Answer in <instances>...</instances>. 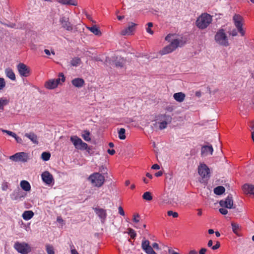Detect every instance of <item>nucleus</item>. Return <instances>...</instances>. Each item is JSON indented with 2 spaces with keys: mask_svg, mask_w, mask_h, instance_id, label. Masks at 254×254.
I'll list each match as a JSON object with an SVG mask.
<instances>
[{
  "mask_svg": "<svg viewBox=\"0 0 254 254\" xmlns=\"http://www.w3.org/2000/svg\"><path fill=\"white\" fill-rule=\"evenodd\" d=\"M219 210V212L223 215H226L228 213L227 210L225 208H221Z\"/></svg>",
  "mask_w": 254,
  "mask_h": 254,
  "instance_id": "48",
  "label": "nucleus"
},
{
  "mask_svg": "<svg viewBox=\"0 0 254 254\" xmlns=\"http://www.w3.org/2000/svg\"><path fill=\"white\" fill-rule=\"evenodd\" d=\"M60 81L63 82L65 81V77L63 73H60L59 77L57 79H51L45 82V87L48 89H53L56 88L58 84L60 83Z\"/></svg>",
  "mask_w": 254,
  "mask_h": 254,
  "instance_id": "5",
  "label": "nucleus"
},
{
  "mask_svg": "<svg viewBox=\"0 0 254 254\" xmlns=\"http://www.w3.org/2000/svg\"><path fill=\"white\" fill-rule=\"evenodd\" d=\"M14 138L18 143H21L22 142V139L16 135H15V137Z\"/></svg>",
  "mask_w": 254,
  "mask_h": 254,
  "instance_id": "52",
  "label": "nucleus"
},
{
  "mask_svg": "<svg viewBox=\"0 0 254 254\" xmlns=\"http://www.w3.org/2000/svg\"><path fill=\"white\" fill-rule=\"evenodd\" d=\"M211 22V15L207 13H203L197 18L196 25L199 29H204L207 27Z\"/></svg>",
  "mask_w": 254,
  "mask_h": 254,
  "instance_id": "3",
  "label": "nucleus"
},
{
  "mask_svg": "<svg viewBox=\"0 0 254 254\" xmlns=\"http://www.w3.org/2000/svg\"><path fill=\"white\" fill-rule=\"evenodd\" d=\"M212 244H213V242L212 240H209L208 242V244H207V246L209 247H212Z\"/></svg>",
  "mask_w": 254,
  "mask_h": 254,
  "instance_id": "58",
  "label": "nucleus"
},
{
  "mask_svg": "<svg viewBox=\"0 0 254 254\" xmlns=\"http://www.w3.org/2000/svg\"><path fill=\"white\" fill-rule=\"evenodd\" d=\"M152 247L156 250L159 249L158 244L156 243H154L152 244Z\"/></svg>",
  "mask_w": 254,
  "mask_h": 254,
  "instance_id": "55",
  "label": "nucleus"
},
{
  "mask_svg": "<svg viewBox=\"0 0 254 254\" xmlns=\"http://www.w3.org/2000/svg\"><path fill=\"white\" fill-rule=\"evenodd\" d=\"M231 226H232L233 232L236 235L239 236L240 235H239V232L240 229V226L238 224L235 223V222H232Z\"/></svg>",
  "mask_w": 254,
  "mask_h": 254,
  "instance_id": "30",
  "label": "nucleus"
},
{
  "mask_svg": "<svg viewBox=\"0 0 254 254\" xmlns=\"http://www.w3.org/2000/svg\"><path fill=\"white\" fill-rule=\"evenodd\" d=\"M43 181L47 185H51L54 181L53 177L48 171H45L41 174Z\"/></svg>",
  "mask_w": 254,
  "mask_h": 254,
  "instance_id": "18",
  "label": "nucleus"
},
{
  "mask_svg": "<svg viewBox=\"0 0 254 254\" xmlns=\"http://www.w3.org/2000/svg\"><path fill=\"white\" fill-rule=\"evenodd\" d=\"M136 26V24L133 22H129L128 26L121 31V34L123 36L132 35L135 29Z\"/></svg>",
  "mask_w": 254,
  "mask_h": 254,
  "instance_id": "14",
  "label": "nucleus"
},
{
  "mask_svg": "<svg viewBox=\"0 0 254 254\" xmlns=\"http://www.w3.org/2000/svg\"><path fill=\"white\" fill-rule=\"evenodd\" d=\"M71 254H79L73 245H70Z\"/></svg>",
  "mask_w": 254,
  "mask_h": 254,
  "instance_id": "46",
  "label": "nucleus"
},
{
  "mask_svg": "<svg viewBox=\"0 0 254 254\" xmlns=\"http://www.w3.org/2000/svg\"><path fill=\"white\" fill-rule=\"evenodd\" d=\"M163 173L161 171H158V172L156 173L155 174V176L156 177H160V176H161L162 175Z\"/></svg>",
  "mask_w": 254,
  "mask_h": 254,
  "instance_id": "57",
  "label": "nucleus"
},
{
  "mask_svg": "<svg viewBox=\"0 0 254 254\" xmlns=\"http://www.w3.org/2000/svg\"><path fill=\"white\" fill-rule=\"evenodd\" d=\"M165 40L170 42V44L165 47L160 53L162 55H166L174 51L178 47L184 45L182 38L178 37L175 34H169L165 37Z\"/></svg>",
  "mask_w": 254,
  "mask_h": 254,
  "instance_id": "1",
  "label": "nucleus"
},
{
  "mask_svg": "<svg viewBox=\"0 0 254 254\" xmlns=\"http://www.w3.org/2000/svg\"><path fill=\"white\" fill-rule=\"evenodd\" d=\"M70 140L74 147L77 149L85 150L88 147L87 144L84 142L81 138L76 135L71 136Z\"/></svg>",
  "mask_w": 254,
  "mask_h": 254,
  "instance_id": "7",
  "label": "nucleus"
},
{
  "mask_svg": "<svg viewBox=\"0 0 254 254\" xmlns=\"http://www.w3.org/2000/svg\"><path fill=\"white\" fill-rule=\"evenodd\" d=\"M1 189L3 190H6L8 189V184L7 183H4L1 185Z\"/></svg>",
  "mask_w": 254,
  "mask_h": 254,
  "instance_id": "49",
  "label": "nucleus"
},
{
  "mask_svg": "<svg viewBox=\"0 0 254 254\" xmlns=\"http://www.w3.org/2000/svg\"><path fill=\"white\" fill-rule=\"evenodd\" d=\"M126 130L124 128H120L118 131L119 138L120 139L124 140L126 139Z\"/></svg>",
  "mask_w": 254,
  "mask_h": 254,
  "instance_id": "35",
  "label": "nucleus"
},
{
  "mask_svg": "<svg viewBox=\"0 0 254 254\" xmlns=\"http://www.w3.org/2000/svg\"><path fill=\"white\" fill-rule=\"evenodd\" d=\"M26 194L19 188L15 190L10 194V198L13 200L20 201L25 197Z\"/></svg>",
  "mask_w": 254,
  "mask_h": 254,
  "instance_id": "11",
  "label": "nucleus"
},
{
  "mask_svg": "<svg viewBox=\"0 0 254 254\" xmlns=\"http://www.w3.org/2000/svg\"><path fill=\"white\" fill-rule=\"evenodd\" d=\"M142 197L144 199L146 200L150 201L152 199V196L151 195V194L149 191H146L144 192L142 195Z\"/></svg>",
  "mask_w": 254,
  "mask_h": 254,
  "instance_id": "37",
  "label": "nucleus"
},
{
  "mask_svg": "<svg viewBox=\"0 0 254 254\" xmlns=\"http://www.w3.org/2000/svg\"><path fill=\"white\" fill-rule=\"evenodd\" d=\"M219 204L222 207L227 208H232L233 205V200L232 194H229L225 200L219 201Z\"/></svg>",
  "mask_w": 254,
  "mask_h": 254,
  "instance_id": "15",
  "label": "nucleus"
},
{
  "mask_svg": "<svg viewBox=\"0 0 254 254\" xmlns=\"http://www.w3.org/2000/svg\"><path fill=\"white\" fill-rule=\"evenodd\" d=\"M44 52L47 55H50V54H51L50 51L48 49H45Z\"/></svg>",
  "mask_w": 254,
  "mask_h": 254,
  "instance_id": "60",
  "label": "nucleus"
},
{
  "mask_svg": "<svg viewBox=\"0 0 254 254\" xmlns=\"http://www.w3.org/2000/svg\"><path fill=\"white\" fill-rule=\"evenodd\" d=\"M2 131L3 132L6 133L7 134L12 136L13 137H15L16 134L15 133L11 131L7 130L2 129Z\"/></svg>",
  "mask_w": 254,
  "mask_h": 254,
  "instance_id": "45",
  "label": "nucleus"
},
{
  "mask_svg": "<svg viewBox=\"0 0 254 254\" xmlns=\"http://www.w3.org/2000/svg\"><path fill=\"white\" fill-rule=\"evenodd\" d=\"M127 233L128 234V235H130V237L133 239H134L136 236V234L135 232L134 231V230H133L131 228L128 229Z\"/></svg>",
  "mask_w": 254,
  "mask_h": 254,
  "instance_id": "39",
  "label": "nucleus"
},
{
  "mask_svg": "<svg viewBox=\"0 0 254 254\" xmlns=\"http://www.w3.org/2000/svg\"><path fill=\"white\" fill-rule=\"evenodd\" d=\"M167 214L168 216H172L174 218H177L178 217V213L176 212H174L173 211L170 210L167 212Z\"/></svg>",
  "mask_w": 254,
  "mask_h": 254,
  "instance_id": "42",
  "label": "nucleus"
},
{
  "mask_svg": "<svg viewBox=\"0 0 254 254\" xmlns=\"http://www.w3.org/2000/svg\"><path fill=\"white\" fill-rule=\"evenodd\" d=\"M197 211H198L197 215L198 216H201L202 215V209H198Z\"/></svg>",
  "mask_w": 254,
  "mask_h": 254,
  "instance_id": "61",
  "label": "nucleus"
},
{
  "mask_svg": "<svg viewBox=\"0 0 254 254\" xmlns=\"http://www.w3.org/2000/svg\"><path fill=\"white\" fill-rule=\"evenodd\" d=\"M233 20L234 25L237 28L238 31L240 32L241 36H244L245 31L243 28L244 20L243 17L239 14H235L233 16Z\"/></svg>",
  "mask_w": 254,
  "mask_h": 254,
  "instance_id": "6",
  "label": "nucleus"
},
{
  "mask_svg": "<svg viewBox=\"0 0 254 254\" xmlns=\"http://www.w3.org/2000/svg\"><path fill=\"white\" fill-rule=\"evenodd\" d=\"M5 73L6 74V76L11 80H15L16 79L15 73L11 69L9 68H6L5 70Z\"/></svg>",
  "mask_w": 254,
  "mask_h": 254,
  "instance_id": "28",
  "label": "nucleus"
},
{
  "mask_svg": "<svg viewBox=\"0 0 254 254\" xmlns=\"http://www.w3.org/2000/svg\"><path fill=\"white\" fill-rule=\"evenodd\" d=\"M118 209H119V213L122 215V216H124L125 215V212H124V211L123 210V208H122V207L121 206H119V208H118Z\"/></svg>",
  "mask_w": 254,
  "mask_h": 254,
  "instance_id": "50",
  "label": "nucleus"
},
{
  "mask_svg": "<svg viewBox=\"0 0 254 254\" xmlns=\"http://www.w3.org/2000/svg\"><path fill=\"white\" fill-rule=\"evenodd\" d=\"M81 60L78 58H75L70 61V64L72 66H76L80 64Z\"/></svg>",
  "mask_w": 254,
  "mask_h": 254,
  "instance_id": "36",
  "label": "nucleus"
},
{
  "mask_svg": "<svg viewBox=\"0 0 254 254\" xmlns=\"http://www.w3.org/2000/svg\"><path fill=\"white\" fill-rule=\"evenodd\" d=\"M214 39L219 45L228 47L229 46L228 37L225 30L223 28L219 29L216 33Z\"/></svg>",
  "mask_w": 254,
  "mask_h": 254,
  "instance_id": "2",
  "label": "nucleus"
},
{
  "mask_svg": "<svg viewBox=\"0 0 254 254\" xmlns=\"http://www.w3.org/2000/svg\"><path fill=\"white\" fill-rule=\"evenodd\" d=\"M14 248L18 253L22 254H27L31 251L30 246L25 243L16 242Z\"/></svg>",
  "mask_w": 254,
  "mask_h": 254,
  "instance_id": "8",
  "label": "nucleus"
},
{
  "mask_svg": "<svg viewBox=\"0 0 254 254\" xmlns=\"http://www.w3.org/2000/svg\"><path fill=\"white\" fill-rule=\"evenodd\" d=\"M108 153L111 155H114L115 153V151L114 149H108Z\"/></svg>",
  "mask_w": 254,
  "mask_h": 254,
  "instance_id": "56",
  "label": "nucleus"
},
{
  "mask_svg": "<svg viewBox=\"0 0 254 254\" xmlns=\"http://www.w3.org/2000/svg\"><path fill=\"white\" fill-rule=\"evenodd\" d=\"M220 243L219 242H217L216 245L212 247V249L213 250H217L220 247Z\"/></svg>",
  "mask_w": 254,
  "mask_h": 254,
  "instance_id": "51",
  "label": "nucleus"
},
{
  "mask_svg": "<svg viewBox=\"0 0 254 254\" xmlns=\"http://www.w3.org/2000/svg\"><path fill=\"white\" fill-rule=\"evenodd\" d=\"M146 177H147L148 178H150V179H152V176L149 174V173H147L146 174Z\"/></svg>",
  "mask_w": 254,
  "mask_h": 254,
  "instance_id": "64",
  "label": "nucleus"
},
{
  "mask_svg": "<svg viewBox=\"0 0 254 254\" xmlns=\"http://www.w3.org/2000/svg\"><path fill=\"white\" fill-rule=\"evenodd\" d=\"M113 62L117 67H123L124 65L126 63V61L123 58H121V57H116V59L115 57L113 58Z\"/></svg>",
  "mask_w": 254,
  "mask_h": 254,
  "instance_id": "21",
  "label": "nucleus"
},
{
  "mask_svg": "<svg viewBox=\"0 0 254 254\" xmlns=\"http://www.w3.org/2000/svg\"><path fill=\"white\" fill-rule=\"evenodd\" d=\"M46 251L48 254H55L53 248L51 246L48 245L46 246Z\"/></svg>",
  "mask_w": 254,
  "mask_h": 254,
  "instance_id": "40",
  "label": "nucleus"
},
{
  "mask_svg": "<svg viewBox=\"0 0 254 254\" xmlns=\"http://www.w3.org/2000/svg\"><path fill=\"white\" fill-rule=\"evenodd\" d=\"M208 232L209 234H212L214 233V231L213 229H209Z\"/></svg>",
  "mask_w": 254,
  "mask_h": 254,
  "instance_id": "63",
  "label": "nucleus"
},
{
  "mask_svg": "<svg viewBox=\"0 0 254 254\" xmlns=\"http://www.w3.org/2000/svg\"><path fill=\"white\" fill-rule=\"evenodd\" d=\"M17 68L20 76L27 77L30 74V68L25 64L20 63L17 65Z\"/></svg>",
  "mask_w": 254,
  "mask_h": 254,
  "instance_id": "13",
  "label": "nucleus"
},
{
  "mask_svg": "<svg viewBox=\"0 0 254 254\" xmlns=\"http://www.w3.org/2000/svg\"><path fill=\"white\" fill-rule=\"evenodd\" d=\"M225 190V189L223 186H218L214 189V192L217 195L222 194Z\"/></svg>",
  "mask_w": 254,
  "mask_h": 254,
  "instance_id": "31",
  "label": "nucleus"
},
{
  "mask_svg": "<svg viewBox=\"0 0 254 254\" xmlns=\"http://www.w3.org/2000/svg\"><path fill=\"white\" fill-rule=\"evenodd\" d=\"M151 169L154 170H158L160 169V166L157 164H154L152 166Z\"/></svg>",
  "mask_w": 254,
  "mask_h": 254,
  "instance_id": "53",
  "label": "nucleus"
},
{
  "mask_svg": "<svg viewBox=\"0 0 254 254\" xmlns=\"http://www.w3.org/2000/svg\"><path fill=\"white\" fill-rule=\"evenodd\" d=\"M201 94V92H200V91H196V92H195V95H196L197 97H200Z\"/></svg>",
  "mask_w": 254,
  "mask_h": 254,
  "instance_id": "62",
  "label": "nucleus"
},
{
  "mask_svg": "<svg viewBox=\"0 0 254 254\" xmlns=\"http://www.w3.org/2000/svg\"><path fill=\"white\" fill-rule=\"evenodd\" d=\"M243 189L245 193L254 194V186L252 185L245 184Z\"/></svg>",
  "mask_w": 254,
  "mask_h": 254,
  "instance_id": "24",
  "label": "nucleus"
},
{
  "mask_svg": "<svg viewBox=\"0 0 254 254\" xmlns=\"http://www.w3.org/2000/svg\"><path fill=\"white\" fill-rule=\"evenodd\" d=\"M161 118L165 120V121H163L161 122H158L159 124V128L161 130L165 129L167 127V126L168 124L167 121L171 120V118L169 116L166 115L165 114L161 115Z\"/></svg>",
  "mask_w": 254,
  "mask_h": 254,
  "instance_id": "19",
  "label": "nucleus"
},
{
  "mask_svg": "<svg viewBox=\"0 0 254 254\" xmlns=\"http://www.w3.org/2000/svg\"><path fill=\"white\" fill-rule=\"evenodd\" d=\"M24 136L29 138L33 143L35 144L38 143L37 136L33 132L26 133Z\"/></svg>",
  "mask_w": 254,
  "mask_h": 254,
  "instance_id": "26",
  "label": "nucleus"
},
{
  "mask_svg": "<svg viewBox=\"0 0 254 254\" xmlns=\"http://www.w3.org/2000/svg\"><path fill=\"white\" fill-rule=\"evenodd\" d=\"M88 180L93 186L99 188L104 184L105 177L99 173H94L89 176Z\"/></svg>",
  "mask_w": 254,
  "mask_h": 254,
  "instance_id": "4",
  "label": "nucleus"
},
{
  "mask_svg": "<svg viewBox=\"0 0 254 254\" xmlns=\"http://www.w3.org/2000/svg\"><path fill=\"white\" fill-rule=\"evenodd\" d=\"M20 186L22 189L26 191H29L31 190V186L29 183L25 180H22L20 183Z\"/></svg>",
  "mask_w": 254,
  "mask_h": 254,
  "instance_id": "25",
  "label": "nucleus"
},
{
  "mask_svg": "<svg viewBox=\"0 0 254 254\" xmlns=\"http://www.w3.org/2000/svg\"><path fill=\"white\" fill-rule=\"evenodd\" d=\"M87 28L96 36H100L102 35L101 31L96 25L91 27H87Z\"/></svg>",
  "mask_w": 254,
  "mask_h": 254,
  "instance_id": "27",
  "label": "nucleus"
},
{
  "mask_svg": "<svg viewBox=\"0 0 254 254\" xmlns=\"http://www.w3.org/2000/svg\"><path fill=\"white\" fill-rule=\"evenodd\" d=\"M60 22L62 26L64 29L67 31H72L73 29L72 25L69 21V18L65 16H62L60 18Z\"/></svg>",
  "mask_w": 254,
  "mask_h": 254,
  "instance_id": "16",
  "label": "nucleus"
},
{
  "mask_svg": "<svg viewBox=\"0 0 254 254\" xmlns=\"http://www.w3.org/2000/svg\"><path fill=\"white\" fill-rule=\"evenodd\" d=\"M10 159L16 162L20 161L22 162H26L28 160V156L26 153L21 152L16 153L11 156L10 157Z\"/></svg>",
  "mask_w": 254,
  "mask_h": 254,
  "instance_id": "10",
  "label": "nucleus"
},
{
  "mask_svg": "<svg viewBox=\"0 0 254 254\" xmlns=\"http://www.w3.org/2000/svg\"><path fill=\"white\" fill-rule=\"evenodd\" d=\"M96 214L99 217L102 223H104L107 216L106 210L99 207H93Z\"/></svg>",
  "mask_w": 254,
  "mask_h": 254,
  "instance_id": "12",
  "label": "nucleus"
},
{
  "mask_svg": "<svg viewBox=\"0 0 254 254\" xmlns=\"http://www.w3.org/2000/svg\"><path fill=\"white\" fill-rule=\"evenodd\" d=\"M207 251V249L205 248H202L199 252V254H205Z\"/></svg>",
  "mask_w": 254,
  "mask_h": 254,
  "instance_id": "54",
  "label": "nucleus"
},
{
  "mask_svg": "<svg viewBox=\"0 0 254 254\" xmlns=\"http://www.w3.org/2000/svg\"><path fill=\"white\" fill-rule=\"evenodd\" d=\"M133 221L134 223H138L139 222L140 215L138 214H134L133 215Z\"/></svg>",
  "mask_w": 254,
  "mask_h": 254,
  "instance_id": "43",
  "label": "nucleus"
},
{
  "mask_svg": "<svg viewBox=\"0 0 254 254\" xmlns=\"http://www.w3.org/2000/svg\"><path fill=\"white\" fill-rule=\"evenodd\" d=\"M141 248L147 254H156L153 250L152 247L150 246V242L148 240H144L142 241Z\"/></svg>",
  "mask_w": 254,
  "mask_h": 254,
  "instance_id": "17",
  "label": "nucleus"
},
{
  "mask_svg": "<svg viewBox=\"0 0 254 254\" xmlns=\"http://www.w3.org/2000/svg\"><path fill=\"white\" fill-rule=\"evenodd\" d=\"M59 3L63 4H70L72 5H76V2L73 0H57Z\"/></svg>",
  "mask_w": 254,
  "mask_h": 254,
  "instance_id": "34",
  "label": "nucleus"
},
{
  "mask_svg": "<svg viewBox=\"0 0 254 254\" xmlns=\"http://www.w3.org/2000/svg\"><path fill=\"white\" fill-rule=\"evenodd\" d=\"M229 35L233 37L236 36L238 35L237 30L235 29H233L230 32Z\"/></svg>",
  "mask_w": 254,
  "mask_h": 254,
  "instance_id": "47",
  "label": "nucleus"
},
{
  "mask_svg": "<svg viewBox=\"0 0 254 254\" xmlns=\"http://www.w3.org/2000/svg\"><path fill=\"white\" fill-rule=\"evenodd\" d=\"M5 86V82L3 78H0V90L2 89Z\"/></svg>",
  "mask_w": 254,
  "mask_h": 254,
  "instance_id": "44",
  "label": "nucleus"
},
{
  "mask_svg": "<svg viewBox=\"0 0 254 254\" xmlns=\"http://www.w3.org/2000/svg\"><path fill=\"white\" fill-rule=\"evenodd\" d=\"M34 216V213L30 210L25 211L22 214V217L25 220H29Z\"/></svg>",
  "mask_w": 254,
  "mask_h": 254,
  "instance_id": "29",
  "label": "nucleus"
},
{
  "mask_svg": "<svg viewBox=\"0 0 254 254\" xmlns=\"http://www.w3.org/2000/svg\"><path fill=\"white\" fill-rule=\"evenodd\" d=\"M147 25L148 27L146 28V31L151 35L153 34V31L151 29V27L153 26V23L151 22H149L147 23Z\"/></svg>",
  "mask_w": 254,
  "mask_h": 254,
  "instance_id": "41",
  "label": "nucleus"
},
{
  "mask_svg": "<svg viewBox=\"0 0 254 254\" xmlns=\"http://www.w3.org/2000/svg\"><path fill=\"white\" fill-rule=\"evenodd\" d=\"M51 154L49 152H44L42 153L41 158L44 161H48L50 159Z\"/></svg>",
  "mask_w": 254,
  "mask_h": 254,
  "instance_id": "38",
  "label": "nucleus"
},
{
  "mask_svg": "<svg viewBox=\"0 0 254 254\" xmlns=\"http://www.w3.org/2000/svg\"><path fill=\"white\" fill-rule=\"evenodd\" d=\"M198 173L203 178L208 179L210 178V170L205 164H200L198 167Z\"/></svg>",
  "mask_w": 254,
  "mask_h": 254,
  "instance_id": "9",
  "label": "nucleus"
},
{
  "mask_svg": "<svg viewBox=\"0 0 254 254\" xmlns=\"http://www.w3.org/2000/svg\"><path fill=\"white\" fill-rule=\"evenodd\" d=\"M9 103V100L6 98H0V110H3L4 106L7 105Z\"/></svg>",
  "mask_w": 254,
  "mask_h": 254,
  "instance_id": "33",
  "label": "nucleus"
},
{
  "mask_svg": "<svg viewBox=\"0 0 254 254\" xmlns=\"http://www.w3.org/2000/svg\"><path fill=\"white\" fill-rule=\"evenodd\" d=\"M213 151V147L210 146H203L201 148V153L203 156H207L208 154L212 155Z\"/></svg>",
  "mask_w": 254,
  "mask_h": 254,
  "instance_id": "20",
  "label": "nucleus"
},
{
  "mask_svg": "<svg viewBox=\"0 0 254 254\" xmlns=\"http://www.w3.org/2000/svg\"><path fill=\"white\" fill-rule=\"evenodd\" d=\"M189 254H198L197 252L195 250H191Z\"/></svg>",
  "mask_w": 254,
  "mask_h": 254,
  "instance_id": "59",
  "label": "nucleus"
},
{
  "mask_svg": "<svg viewBox=\"0 0 254 254\" xmlns=\"http://www.w3.org/2000/svg\"><path fill=\"white\" fill-rule=\"evenodd\" d=\"M81 136L86 141H90L91 140L90 133L88 130H85L83 131Z\"/></svg>",
  "mask_w": 254,
  "mask_h": 254,
  "instance_id": "32",
  "label": "nucleus"
},
{
  "mask_svg": "<svg viewBox=\"0 0 254 254\" xmlns=\"http://www.w3.org/2000/svg\"><path fill=\"white\" fill-rule=\"evenodd\" d=\"M71 83L73 86L77 88L82 87L84 84V81L82 78H76L71 81Z\"/></svg>",
  "mask_w": 254,
  "mask_h": 254,
  "instance_id": "22",
  "label": "nucleus"
},
{
  "mask_svg": "<svg viewBox=\"0 0 254 254\" xmlns=\"http://www.w3.org/2000/svg\"><path fill=\"white\" fill-rule=\"evenodd\" d=\"M185 94L183 92H178L174 94L173 97L174 99L180 103L183 102L185 99Z\"/></svg>",
  "mask_w": 254,
  "mask_h": 254,
  "instance_id": "23",
  "label": "nucleus"
}]
</instances>
